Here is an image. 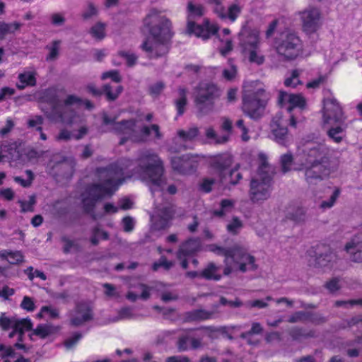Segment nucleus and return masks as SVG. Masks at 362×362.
Returning a JSON list of instances; mask_svg holds the SVG:
<instances>
[{
  "label": "nucleus",
  "mask_w": 362,
  "mask_h": 362,
  "mask_svg": "<svg viewBox=\"0 0 362 362\" xmlns=\"http://www.w3.org/2000/svg\"><path fill=\"white\" fill-rule=\"evenodd\" d=\"M59 316V311L52 306H43L37 314V318L54 319Z\"/></svg>",
  "instance_id": "nucleus-38"
},
{
  "label": "nucleus",
  "mask_w": 362,
  "mask_h": 362,
  "mask_svg": "<svg viewBox=\"0 0 362 362\" xmlns=\"http://www.w3.org/2000/svg\"><path fill=\"white\" fill-rule=\"evenodd\" d=\"M21 26V24L18 22L7 23L5 22H0V39L2 40L8 34L14 33Z\"/></svg>",
  "instance_id": "nucleus-34"
},
{
  "label": "nucleus",
  "mask_w": 362,
  "mask_h": 362,
  "mask_svg": "<svg viewBox=\"0 0 362 362\" xmlns=\"http://www.w3.org/2000/svg\"><path fill=\"white\" fill-rule=\"evenodd\" d=\"M330 148L325 144L306 143L293 161L291 153L281 157L282 170L286 173L292 169L305 170V177L309 185L329 177L337 169V164L329 159Z\"/></svg>",
  "instance_id": "nucleus-1"
},
{
  "label": "nucleus",
  "mask_w": 362,
  "mask_h": 362,
  "mask_svg": "<svg viewBox=\"0 0 362 362\" xmlns=\"http://www.w3.org/2000/svg\"><path fill=\"white\" fill-rule=\"evenodd\" d=\"M72 107H85L90 109L92 105L88 100H83L74 95H69L64 102L56 98H45L41 102L40 108L53 122L62 123L70 127H76L83 121L80 115L74 112Z\"/></svg>",
  "instance_id": "nucleus-3"
},
{
  "label": "nucleus",
  "mask_w": 362,
  "mask_h": 362,
  "mask_svg": "<svg viewBox=\"0 0 362 362\" xmlns=\"http://www.w3.org/2000/svg\"><path fill=\"white\" fill-rule=\"evenodd\" d=\"M267 100V97L259 83L251 82L244 86L243 110L250 117H260L264 113Z\"/></svg>",
  "instance_id": "nucleus-9"
},
{
  "label": "nucleus",
  "mask_w": 362,
  "mask_h": 362,
  "mask_svg": "<svg viewBox=\"0 0 362 362\" xmlns=\"http://www.w3.org/2000/svg\"><path fill=\"white\" fill-rule=\"evenodd\" d=\"M21 308L28 312H32L35 309V305L33 300L28 297L25 296L21 304Z\"/></svg>",
  "instance_id": "nucleus-56"
},
{
  "label": "nucleus",
  "mask_w": 362,
  "mask_h": 362,
  "mask_svg": "<svg viewBox=\"0 0 362 362\" xmlns=\"http://www.w3.org/2000/svg\"><path fill=\"white\" fill-rule=\"evenodd\" d=\"M6 147H4L0 152V161L2 160L3 158H7L8 159H11L13 160L21 159L22 161H25V158H27L28 160L31 159L35 154V152L31 151L28 155H24L20 152V148H17L16 145L11 146L8 149V153H5Z\"/></svg>",
  "instance_id": "nucleus-26"
},
{
  "label": "nucleus",
  "mask_w": 362,
  "mask_h": 362,
  "mask_svg": "<svg viewBox=\"0 0 362 362\" xmlns=\"http://www.w3.org/2000/svg\"><path fill=\"white\" fill-rule=\"evenodd\" d=\"M187 276L190 277L202 276L207 279L214 280H218L221 278L219 268L213 263H210L202 273L189 272L187 273Z\"/></svg>",
  "instance_id": "nucleus-29"
},
{
  "label": "nucleus",
  "mask_w": 362,
  "mask_h": 362,
  "mask_svg": "<svg viewBox=\"0 0 362 362\" xmlns=\"http://www.w3.org/2000/svg\"><path fill=\"white\" fill-rule=\"evenodd\" d=\"M216 89L214 86L202 84L197 90L195 101L197 105L208 103L210 98L215 94Z\"/></svg>",
  "instance_id": "nucleus-27"
},
{
  "label": "nucleus",
  "mask_w": 362,
  "mask_h": 362,
  "mask_svg": "<svg viewBox=\"0 0 362 362\" xmlns=\"http://www.w3.org/2000/svg\"><path fill=\"white\" fill-rule=\"evenodd\" d=\"M259 170L252 177L250 196L253 202H261L270 196L271 167L267 162V156L263 153L258 154Z\"/></svg>",
  "instance_id": "nucleus-8"
},
{
  "label": "nucleus",
  "mask_w": 362,
  "mask_h": 362,
  "mask_svg": "<svg viewBox=\"0 0 362 362\" xmlns=\"http://www.w3.org/2000/svg\"><path fill=\"white\" fill-rule=\"evenodd\" d=\"M87 132L88 129L84 126L80 127L77 132H70L66 129H63L56 136V139L57 141H67L71 139H80L83 138Z\"/></svg>",
  "instance_id": "nucleus-30"
},
{
  "label": "nucleus",
  "mask_w": 362,
  "mask_h": 362,
  "mask_svg": "<svg viewBox=\"0 0 362 362\" xmlns=\"http://www.w3.org/2000/svg\"><path fill=\"white\" fill-rule=\"evenodd\" d=\"M345 250L354 262H362V233L354 236L345 246Z\"/></svg>",
  "instance_id": "nucleus-21"
},
{
  "label": "nucleus",
  "mask_w": 362,
  "mask_h": 362,
  "mask_svg": "<svg viewBox=\"0 0 362 362\" xmlns=\"http://www.w3.org/2000/svg\"><path fill=\"white\" fill-rule=\"evenodd\" d=\"M98 13V8L93 4H88L83 10L82 16L84 19H90L97 16Z\"/></svg>",
  "instance_id": "nucleus-50"
},
{
  "label": "nucleus",
  "mask_w": 362,
  "mask_h": 362,
  "mask_svg": "<svg viewBox=\"0 0 362 362\" xmlns=\"http://www.w3.org/2000/svg\"><path fill=\"white\" fill-rule=\"evenodd\" d=\"M200 346V341L190 336L183 337L180 339L178 346L182 350H185L190 348H197Z\"/></svg>",
  "instance_id": "nucleus-36"
},
{
  "label": "nucleus",
  "mask_w": 362,
  "mask_h": 362,
  "mask_svg": "<svg viewBox=\"0 0 362 362\" xmlns=\"http://www.w3.org/2000/svg\"><path fill=\"white\" fill-rule=\"evenodd\" d=\"M173 210L172 208L165 209L160 212L158 211L151 216V221L156 229H163L168 226L169 221L173 217Z\"/></svg>",
  "instance_id": "nucleus-23"
},
{
  "label": "nucleus",
  "mask_w": 362,
  "mask_h": 362,
  "mask_svg": "<svg viewBox=\"0 0 362 362\" xmlns=\"http://www.w3.org/2000/svg\"><path fill=\"white\" fill-rule=\"evenodd\" d=\"M302 28L308 34L317 32L321 27V13L318 8L309 7L299 13Z\"/></svg>",
  "instance_id": "nucleus-15"
},
{
  "label": "nucleus",
  "mask_w": 362,
  "mask_h": 362,
  "mask_svg": "<svg viewBox=\"0 0 362 362\" xmlns=\"http://www.w3.org/2000/svg\"><path fill=\"white\" fill-rule=\"evenodd\" d=\"M327 129L328 137L336 144H339L345 137L346 125L344 122H336L335 124L323 127Z\"/></svg>",
  "instance_id": "nucleus-22"
},
{
  "label": "nucleus",
  "mask_w": 362,
  "mask_h": 362,
  "mask_svg": "<svg viewBox=\"0 0 362 362\" xmlns=\"http://www.w3.org/2000/svg\"><path fill=\"white\" fill-rule=\"evenodd\" d=\"M205 134L208 139L215 144H223L228 140V136H218L212 127H207L205 130Z\"/></svg>",
  "instance_id": "nucleus-40"
},
{
  "label": "nucleus",
  "mask_w": 362,
  "mask_h": 362,
  "mask_svg": "<svg viewBox=\"0 0 362 362\" xmlns=\"http://www.w3.org/2000/svg\"><path fill=\"white\" fill-rule=\"evenodd\" d=\"M271 128L272 138L277 144L288 146L292 142V137L288 134V129L284 127L281 118L274 119Z\"/></svg>",
  "instance_id": "nucleus-17"
},
{
  "label": "nucleus",
  "mask_w": 362,
  "mask_h": 362,
  "mask_svg": "<svg viewBox=\"0 0 362 362\" xmlns=\"http://www.w3.org/2000/svg\"><path fill=\"white\" fill-rule=\"evenodd\" d=\"M15 354L10 346L0 345V362H13Z\"/></svg>",
  "instance_id": "nucleus-41"
},
{
  "label": "nucleus",
  "mask_w": 362,
  "mask_h": 362,
  "mask_svg": "<svg viewBox=\"0 0 362 362\" xmlns=\"http://www.w3.org/2000/svg\"><path fill=\"white\" fill-rule=\"evenodd\" d=\"M340 194L339 189H335L328 199L322 200L319 204V208L322 211L331 209L336 203Z\"/></svg>",
  "instance_id": "nucleus-39"
},
{
  "label": "nucleus",
  "mask_w": 362,
  "mask_h": 362,
  "mask_svg": "<svg viewBox=\"0 0 362 362\" xmlns=\"http://www.w3.org/2000/svg\"><path fill=\"white\" fill-rule=\"evenodd\" d=\"M209 250L216 255L225 256L224 274L226 275L237 269L246 272L256 269L255 258L247 253L243 247L235 245L230 250H226L216 245H211L209 246Z\"/></svg>",
  "instance_id": "nucleus-6"
},
{
  "label": "nucleus",
  "mask_w": 362,
  "mask_h": 362,
  "mask_svg": "<svg viewBox=\"0 0 362 362\" xmlns=\"http://www.w3.org/2000/svg\"><path fill=\"white\" fill-rule=\"evenodd\" d=\"M186 102V91L185 89H180L178 91V98L175 100V105L177 114L181 115L185 111Z\"/></svg>",
  "instance_id": "nucleus-43"
},
{
  "label": "nucleus",
  "mask_w": 362,
  "mask_h": 362,
  "mask_svg": "<svg viewBox=\"0 0 362 362\" xmlns=\"http://www.w3.org/2000/svg\"><path fill=\"white\" fill-rule=\"evenodd\" d=\"M325 59L329 66L334 65L339 61V54L336 50H330L325 53Z\"/></svg>",
  "instance_id": "nucleus-52"
},
{
  "label": "nucleus",
  "mask_w": 362,
  "mask_h": 362,
  "mask_svg": "<svg viewBox=\"0 0 362 362\" xmlns=\"http://www.w3.org/2000/svg\"><path fill=\"white\" fill-rule=\"evenodd\" d=\"M242 222L238 218H233L227 225V230L229 233L235 234L242 228Z\"/></svg>",
  "instance_id": "nucleus-49"
},
{
  "label": "nucleus",
  "mask_w": 362,
  "mask_h": 362,
  "mask_svg": "<svg viewBox=\"0 0 362 362\" xmlns=\"http://www.w3.org/2000/svg\"><path fill=\"white\" fill-rule=\"evenodd\" d=\"M57 331V327H54L49 325H40L37 327L34 331L33 334L38 336L40 338H45L50 334Z\"/></svg>",
  "instance_id": "nucleus-42"
},
{
  "label": "nucleus",
  "mask_w": 362,
  "mask_h": 362,
  "mask_svg": "<svg viewBox=\"0 0 362 362\" xmlns=\"http://www.w3.org/2000/svg\"><path fill=\"white\" fill-rule=\"evenodd\" d=\"M300 71L294 70L291 72L290 76L285 79L284 84L286 87L296 88L298 85L301 84L299 79Z\"/></svg>",
  "instance_id": "nucleus-45"
},
{
  "label": "nucleus",
  "mask_w": 362,
  "mask_h": 362,
  "mask_svg": "<svg viewBox=\"0 0 362 362\" xmlns=\"http://www.w3.org/2000/svg\"><path fill=\"white\" fill-rule=\"evenodd\" d=\"M230 34V30L228 28H224L218 35L221 43L219 47V52L223 56L228 54L233 49V43L229 36Z\"/></svg>",
  "instance_id": "nucleus-31"
},
{
  "label": "nucleus",
  "mask_w": 362,
  "mask_h": 362,
  "mask_svg": "<svg viewBox=\"0 0 362 362\" xmlns=\"http://www.w3.org/2000/svg\"><path fill=\"white\" fill-rule=\"evenodd\" d=\"M117 56L123 59L128 66H133L137 59L134 54L127 51L119 52Z\"/></svg>",
  "instance_id": "nucleus-48"
},
{
  "label": "nucleus",
  "mask_w": 362,
  "mask_h": 362,
  "mask_svg": "<svg viewBox=\"0 0 362 362\" xmlns=\"http://www.w3.org/2000/svg\"><path fill=\"white\" fill-rule=\"evenodd\" d=\"M326 75H320L316 78H314L308 82L306 85V87L308 88H317L326 81Z\"/></svg>",
  "instance_id": "nucleus-54"
},
{
  "label": "nucleus",
  "mask_w": 362,
  "mask_h": 362,
  "mask_svg": "<svg viewBox=\"0 0 362 362\" xmlns=\"http://www.w3.org/2000/svg\"><path fill=\"white\" fill-rule=\"evenodd\" d=\"M123 174V168L118 165L98 170V175L100 183L93 185L81 195L84 209L88 213H92L98 201L112 194L122 183Z\"/></svg>",
  "instance_id": "nucleus-4"
},
{
  "label": "nucleus",
  "mask_w": 362,
  "mask_h": 362,
  "mask_svg": "<svg viewBox=\"0 0 362 362\" xmlns=\"http://www.w3.org/2000/svg\"><path fill=\"white\" fill-rule=\"evenodd\" d=\"M0 260L11 264H18L23 262L24 256L21 251L3 250L0 251Z\"/></svg>",
  "instance_id": "nucleus-28"
},
{
  "label": "nucleus",
  "mask_w": 362,
  "mask_h": 362,
  "mask_svg": "<svg viewBox=\"0 0 362 362\" xmlns=\"http://www.w3.org/2000/svg\"><path fill=\"white\" fill-rule=\"evenodd\" d=\"M36 73L34 70H26L18 76L19 82L18 87L20 89H23L28 86H34L36 82L35 78Z\"/></svg>",
  "instance_id": "nucleus-33"
},
{
  "label": "nucleus",
  "mask_w": 362,
  "mask_h": 362,
  "mask_svg": "<svg viewBox=\"0 0 362 362\" xmlns=\"http://www.w3.org/2000/svg\"><path fill=\"white\" fill-rule=\"evenodd\" d=\"M103 287L105 288V293L107 296L110 298H115L118 296V292L111 284H105Z\"/></svg>",
  "instance_id": "nucleus-62"
},
{
  "label": "nucleus",
  "mask_w": 362,
  "mask_h": 362,
  "mask_svg": "<svg viewBox=\"0 0 362 362\" xmlns=\"http://www.w3.org/2000/svg\"><path fill=\"white\" fill-rule=\"evenodd\" d=\"M236 126L242 132V134H241L242 139L243 141H248L250 137L247 134V128L245 127V126L243 124V119H239L238 121H237Z\"/></svg>",
  "instance_id": "nucleus-64"
},
{
  "label": "nucleus",
  "mask_w": 362,
  "mask_h": 362,
  "mask_svg": "<svg viewBox=\"0 0 362 362\" xmlns=\"http://www.w3.org/2000/svg\"><path fill=\"white\" fill-rule=\"evenodd\" d=\"M111 79L113 82L119 83L121 81V76L117 71L112 70L104 72L101 76L102 80Z\"/></svg>",
  "instance_id": "nucleus-53"
},
{
  "label": "nucleus",
  "mask_w": 362,
  "mask_h": 362,
  "mask_svg": "<svg viewBox=\"0 0 362 362\" xmlns=\"http://www.w3.org/2000/svg\"><path fill=\"white\" fill-rule=\"evenodd\" d=\"M0 326L4 329H13V331L9 334V337H13L15 334H17L20 340L23 341V332L29 331L33 325L29 319L19 320L16 317H8L3 314L0 317Z\"/></svg>",
  "instance_id": "nucleus-14"
},
{
  "label": "nucleus",
  "mask_w": 362,
  "mask_h": 362,
  "mask_svg": "<svg viewBox=\"0 0 362 362\" xmlns=\"http://www.w3.org/2000/svg\"><path fill=\"white\" fill-rule=\"evenodd\" d=\"M209 3L214 5V11L216 15L222 18H228L231 22H234L240 15L242 8L236 4L230 5L226 11L222 4V0H209Z\"/></svg>",
  "instance_id": "nucleus-18"
},
{
  "label": "nucleus",
  "mask_w": 362,
  "mask_h": 362,
  "mask_svg": "<svg viewBox=\"0 0 362 362\" xmlns=\"http://www.w3.org/2000/svg\"><path fill=\"white\" fill-rule=\"evenodd\" d=\"M221 209L214 211V214L217 216H223L231 213L234 209V202L230 199H223L221 202Z\"/></svg>",
  "instance_id": "nucleus-37"
},
{
  "label": "nucleus",
  "mask_w": 362,
  "mask_h": 362,
  "mask_svg": "<svg viewBox=\"0 0 362 362\" xmlns=\"http://www.w3.org/2000/svg\"><path fill=\"white\" fill-rule=\"evenodd\" d=\"M42 123V118L40 116H35L28 121V125L30 127L36 128L41 131V124Z\"/></svg>",
  "instance_id": "nucleus-63"
},
{
  "label": "nucleus",
  "mask_w": 362,
  "mask_h": 362,
  "mask_svg": "<svg viewBox=\"0 0 362 362\" xmlns=\"http://www.w3.org/2000/svg\"><path fill=\"white\" fill-rule=\"evenodd\" d=\"M200 242L197 239L189 240L181 246L177 254V259L184 269L187 268L188 260L195 252L200 249Z\"/></svg>",
  "instance_id": "nucleus-20"
},
{
  "label": "nucleus",
  "mask_w": 362,
  "mask_h": 362,
  "mask_svg": "<svg viewBox=\"0 0 362 362\" xmlns=\"http://www.w3.org/2000/svg\"><path fill=\"white\" fill-rule=\"evenodd\" d=\"M187 28L186 33L189 35L202 38L209 39L211 35L216 33L218 26L216 24L211 23L208 19H205L202 25H197L194 22L196 18L202 16L204 13V8L201 4H195L192 1L187 4Z\"/></svg>",
  "instance_id": "nucleus-10"
},
{
  "label": "nucleus",
  "mask_w": 362,
  "mask_h": 362,
  "mask_svg": "<svg viewBox=\"0 0 362 362\" xmlns=\"http://www.w3.org/2000/svg\"><path fill=\"white\" fill-rule=\"evenodd\" d=\"M59 49V42L57 41L54 42L49 48V52L47 56V59L54 60L58 55Z\"/></svg>",
  "instance_id": "nucleus-60"
},
{
  "label": "nucleus",
  "mask_w": 362,
  "mask_h": 362,
  "mask_svg": "<svg viewBox=\"0 0 362 362\" xmlns=\"http://www.w3.org/2000/svg\"><path fill=\"white\" fill-rule=\"evenodd\" d=\"M197 156H189V155L175 156L171 160L173 168L180 173H187L191 171L197 166Z\"/></svg>",
  "instance_id": "nucleus-19"
},
{
  "label": "nucleus",
  "mask_w": 362,
  "mask_h": 362,
  "mask_svg": "<svg viewBox=\"0 0 362 362\" xmlns=\"http://www.w3.org/2000/svg\"><path fill=\"white\" fill-rule=\"evenodd\" d=\"M81 338V335L78 333H76L71 336L69 338H68L65 341L64 344L67 349H71L77 344V342L80 340Z\"/></svg>",
  "instance_id": "nucleus-58"
},
{
  "label": "nucleus",
  "mask_w": 362,
  "mask_h": 362,
  "mask_svg": "<svg viewBox=\"0 0 362 362\" xmlns=\"http://www.w3.org/2000/svg\"><path fill=\"white\" fill-rule=\"evenodd\" d=\"M122 90V87L121 86L117 85L115 87H111L110 86H105L103 91L107 95V99L109 100H115L116 99L119 95L121 93Z\"/></svg>",
  "instance_id": "nucleus-46"
},
{
  "label": "nucleus",
  "mask_w": 362,
  "mask_h": 362,
  "mask_svg": "<svg viewBox=\"0 0 362 362\" xmlns=\"http://www.w3.org/2000/svg\"><path fill=\"white\" fill-rule=\"evenodd\" d=\"M19 203L21 204L22 211H32L33 210V206L35 204V197L32 195L29 197L28 201H19Z\"/></svg>",
  "instance_id": "nucleus-51"
},
{
  "label": "nucleus",
  "mask_w": 362,
  "mask_h": 362,
  "mask_svg": "<svg viewBox=\"0 0 362 362\" xmlns=\"http://www.w3.org/2000/svg\"><path fill=\"white\" fill-rule=\"evenodd\" d=\"M107 238V235L105 232L97 228L93 232L91 241L93 243L96 244L100 240H105Z\"/></svg>",
  "instance_id": "nucleus-59"
},
{
  "label": "nucleus",
  "mask_w": 362,
  "mask_h": 362,
  "mask_svg": "<svg viewBox=\"0 0 362 362\" xmlns=\"http://www.w3.org/2000/svg\"><path fill=\"white\" fill-rule=\"evenodd\" d=\"M231 156L228 153L217 155L214 158V168L221 176V181L226 180L225 171L231 163Z\"/></svg>",
  "instance_id": "nucleus-25"
},
{
  "label": "nucleus",
  "mask_w": 362,
  "mask_h": 362,
  "mask_svg": "<svg viewBox=\"0 0 362 362\" xmlns=\"http://www.w3.org/2000/svg\"><path fill=\"white\" fill-rule=\"evenodd\" d=\"M278 100L279 104L289 112L296 108L303 110L306 107V99L300 93L280 91Z\"/></svg>",
  "instance_id": "nucleus-16"
},
{
  "label": "nucleus",
  "mask_w": 362,
  "mask_h": 362,
  "mask_svg": "<svg viewBox=\"0 0 362 362\" xmlns=\"http://www.w3.org/2000/svg\"><path fill=\"white\" fill-rule=\"evenodd\" d=\"M153 115L148 113L145 116L139 115L134 121L130 120L115 123V118H109L106 115H104L103 123L105 125H110L111 129L121 136V144L129 139L134 142H141L149 139H159L161 136L157 125L153 124L148 127L144 124V119L146 121H150Z\"/></svg>",
  "instance_id": "nucleus-5"
},
{
  "label": "nucleus",
  "mask_w": 362,
  "mask_h": 362,
  "mask_svg": "<svg viewBox=\"0 0 362 362\" xmlns=\"http://www.w3.org/2000/svg\"><path fill=\"white\" fill-rule=\"evenodd\" d=\"M346 117L343 109L333 96L327 97L323 101L322 109V127L335 124L336 122H345Z\"/></svg>",
  "instance_id": "nucleus-13"
},
{
  "label": "nucleus",
  "mask_w": 362,
  "mask_h": 362,
  "mask_svg": "<svg viewBox=\"0 0 362 362\" xmlns=\"http://www.w3.org/2000/svg\"><path fill=\"white\" fill-rule=\"evenodd\" d=\"M173 265V263L172 262H169L166 259L165 257H162L158 262L153 264V270L156 271L162 267L164 269L168 270Z\"/></svg>",
  "instance_id": "nucleus-55"
},
{
  "label": "nucleus",
  "mask_w": 362,
  "mask_h": 362,
  "mask_svg": "<svg viewBox=\"0 0 362 362\" xmlns=\"http://www.w3.org/2000/svg\"><path fill=\"white\" fill-rule=\"evenodd\" d=\"M335 260V254L328 251L325 254H320L318 257H317L315 265L321 268H330L333 267Z\"/></svg>",
  "instance_id": "nucleus-32"
},
{
  "label": "nucleus",
  "mask_w": 362,
  "mask_h": 362,
  "mask_svg": "<svg viewBox=\"0 0 362 362\" xmlns=\"http://www.w3.org/2000/svg\"><path fill=\"white\" fill-rule=\"evenodd\" d=\"M236 74V67L232 64H230L229 66L223 71V76L226 80L233 79L235 77Z\"/></svg>",
  "instance_id": "nucleus-57"
},
{
  "label": "nucleus",
  "mask_w": 362,
  "mask_h": 362,
  "mask_svg": "<svg viewBox=\"0 0 362 362\" xmlns=\"http://www.w3.org/2000/svg\"><path fill=\"white\" fill-rule=\"evenodd\" d=\"M144 38L140 48L148 57L156 58L165 54L168 43L173 35L172 23L157 8L149 10L141 28Z\"/></svg>",
  "instance_id": "nucleus-2"
},
{
  "label": "nucleus",
  "mask_w": 362,
  "mask_h": 362,
  "mask_svg": "<svg viewBox=\"0 0 362 362\" xmlns=\"http://www.w3.org/2000/svg\"><path fill=\"white\" fill-rule=\"evenodd\" d=\"M91 317L90 308L86 304L78 305L71 317V323L74 325H80Z\"/></svg>",
  "instance_id": "nucleus-24"
},
{
  "label": "nucleus",
  "mask_w": 362,
  "mask_h": 362,
  "mask_svg": "<svg viewBox=\"0 0 362 362\" xmlns=\"http://www.w3.org/2000/svg\"><path fill=\"white\" fill-rule=\"evenodd\" d=\"M240 48L244 59L257 65L264 61V56L259 49V33L243 28L240 34Z\"/></svg>",
  "instance_id": "nucleus-11"
},
{
  "label": "nucleus",
  "mask_w": 362,
  "mask_h": 362,
  "mask_svg": "<svg viewBox=\"0 0 362 362\" xmlns=\"http://www.w3.org/2000/svg\"><path fill=\"white\" fill-rule=\"evenodd\" d=\"M273 47L279 55L286 59H294L302 52V43L296 33L285 30L276 37Z\"/></svg>",
  "instance_id": "nucleus-12"
},
{
  "label": "nucleus",
  "mask_w": 362,
  "mask_h": 362,
  "mask_svg": "<svg viewBox=\"0 0 362 362\" xmlns=\"http://www.w3.org/2000/svg\"><path fill=\"white\" fill-rule=\"evenodd\" d=\"M198 134L197 128H192L188 132L179 131L178 139L180 141H187L193 140Z\"/></svg>",
  "instance_id": "nucleus-47"
},
{
  "label": "nucleus",
  "mask_w": 362,
  "mask_h": 362,
  "mask_svg": "<svg viewBox=\"0 0 362 362\" xmlns=\"http://www.w3.org/2000/svg\"><path fill=\"white\" fill-rule=\"evenodd\" d=\"M105 29L106 24L105 23L98 22L90 28L89 33L93 38L101 40L106 35Z\"/></svg>",
  "instance_id": "nucleus-35"
},
{
  "label": "nucleus",
  "mask_w": 362,
  "mask_h": 362,
  "mask_svg": "<svg viewBox=\"0 0 362 362\" xmlns=\"http://www.w3.org/2000/svg\"><path fill=\"white\" fill-rule=\"evenodd\" d=\"M27 272L28 277L30 280H33L35 277L40 278L42 280L46 279V276L43 272L38 270H35V272H33V267H30L29 269H28Z\"/></svg>",
  "instance_id": "nucleus-61"
},
{
  "label": "nucleus",
  "mask_w": 362,
  "mask_h": 362,
  "mask_svg": "<svg viewBox=\"0 0 362 362\" xmlns=\"http://www.w3.org/2000/svg\"><path fill=\"white\" fill-rule=\"evenodd\" d=\"M138 289V291H136V293H134V292H129L127 297L129 300H136L138 298H139V292H141V294H140V298H144V299H146L150 293H149V288L148 287H146V286L144 285H139L137 288Z\"/></svg>",
  "instance_id": "nucleus-44"
},
{
  "label": "nucleus",
  "mask_w": 362,
  "mask_h": 362,
  "mask_svg": "<svg viewBox=\"0 0 362 362\" xmlns=\"http://www.w3.org/2000/svg\"><path fill=\"white\" fill-rule=\"evenodd\" d=\"M163 168L159 158L153 153H146L139 160V168L136 177L151 185L152 191H163L165 185L163 177Z\"/></svg>",
  "instance_id": "nucleus-7"
}]
</instances>
